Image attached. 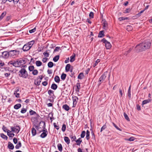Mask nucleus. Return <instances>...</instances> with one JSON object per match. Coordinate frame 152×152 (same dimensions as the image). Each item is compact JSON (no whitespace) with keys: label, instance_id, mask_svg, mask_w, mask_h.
<instances>
[{"label":"nucleus","instance_id":"22","mask_svg":"<svg viewBox=\"0 0 152 152\" xmlns=\"http://www.w3.org/2000/svg\"><path fill=\"white\" fill-rule=\"evenodd\" d=\"M64 140L67 144H69L70 143V140L68 137H64Z\"/></svg>","mask_w":152,"mask_h":152},{"label":"nucleus","instance_id":"7","mask_svg":"<svg viewBox=\"0 0 152 152\" xmlns=\"http://www.w3.org/2000/svg\"><path fill=\"white\" fill-rule=\"evenodd\" d=\"M1 56L2 57L4 58H7L9 56H10L9 55V52L5 51L3 52L2 53Z\"/></svg>","mask_w":152,"mask_h":152},{"label":"nucleus","instance_id":"20","mask_svg":"<svg viewBox=\"0 0 152 152\" xmlns=\"http://www.w3.org/2000/svg\"><path fill=\"white\" fill-rule=\"evenodd\" d=\"M14 130L15 131H14V132H17V133H18L20 130V126H16L15 127H14Z\"/></svg>","mask_w":152,"mask_h":152},{"label":"nucleus","instance_id":"43","mask_svg":"<svg viewBox=\"0 0 152 152\" xmlns=\"http://www.w3.org/2000/svg\"><path fill=\"white\" fill-rule=\"evenodd\" d=\"M38 71L37 69H34L32 71V73L33 75H35L38 74Z\"/></svg>","mask_w":152,"mask_h":152},{"label":"nucleus","instance_id":"46","mask_svg":"<svg viewBox=\"0 0 152 152\" xmlns=\"http://www.w3.org/2000/svg\"><path fill=\"white\" fill-rule=\"evenodd\" d=\"M124 116L126 119L128 121H130V119L128 117V115L125 113H124Z\"/></svg>","mask_w":152,"mask_h":152},{"label":"nucleus","instance_id":"58","mask_svg":"<svg viewBox=\"0 0 152 152\" xmlns=\"http://www.w3.org/2000/svg\"><path fill=\"white\" fill-rule=\"evenodd\" d=\"M132 50V49L131 48L127 51H125L124 53V55H127Z\"/></svg>","mask_w":152,"mask_h":152},{"label":"nucleus","instance_id":"27","mask_svg":"<svg viewBox=\"0 0 152 152\" xmlns=\"http://www.w3.org/2000/svg\"><path fill=\"white\" fill-rule=\"evenodd\" d=\"M51 87L52 89L56 90L58 86L55 83H53L52 84Z\"/></svg>","mask_w":152,"mask_h":152},{"label":"nucleus","instance_id":"5","mask_svg":"<svg viewBox=\"0 0 152 152\" xmlns=\"http://www.w3.org/2000/svg\"><path fill=\"white\" fill-rule=\"evenodd\" d=\"M107 72H105L100 77L99 79V85L104 81L107 76Z\"/></svg>","mask_w":152,"mask_h":152},{"label":"nucleus","instance_id":"25","mask_svg":"<svg viewBox=\"0 0 152 152\" xmlns=\"http://www.w3.org/2000/svg\"><path fill=\"white\" fill-rule=\"evenodd\" d=\"M22 146L21 143L20 141L18 142V144L15 146V148L16 149H18L20 148Z\"/></svg>","mask_w":152,"mask_h":152},{"label":"nucleus","instance_id":"57","mask_svg":"<svg viewBox=\"0 0 152 152\" xmlns=\"http://www.w3.org/2000/svg\"><path fill=\"white\" fill-rule=\"evenodd\" d=\"M132 27L131 26H127L126 29L128 31H129L131 30L132 29Z\"/></svg>","mask_w":152,"mask_h":152},{"label":"nucleus","instance_id":"8","mask_svg":"<svg viewBox=\"0 0 152 152\" xmlns=\"http://www.w3.org/2000/svg\"><path fill=\"white\" fill-rule=\"evenodd\" d=\"M78 100V98L76 96H74L73 97V107H75L77 103V102Z\"/></svg>","mask_w":152,"mask_h":152},{"label":"nucleus","instance_id":"51","mask_svg":"<svg viewBox=\"0 0 152 152\" xmlns=\"http://www.w3.org/2000/svg\"><path fill=\"white\" fill-rule=\"evenodd\" d=\"M35 80L34 82V83L35 85L37 86H39L40 84V83L41 82V80H39V81L38 80Z\"/></svg>","mask_w":152,"mask_h":152},{"label":"nucleus","instance_id":"32","mask_svg":"<svg viewBox=\"0 0 152 152\" xmlns=\"http://www.w3.org/2000/svg\"><path fill=\"white\" fill-rule=\"evenodd\" d=\"M70 138L72 139V141H75L76 139L75 135L73 136V134L70 135L69 136Z\"/></svg>","mask_w":152,"mask_h":152},{"label":"nucleus","instance_id":"37","mask_svg":"<svg viewBox=\"0 0 152 152\" xmlns=\"http://www.w3.org/2000/svg\"><path fill=\"white\" fill-rule=\"evenodd\" d=\"M35 63L36 66H40L42 65V63L40 61H37Z\"/></svg>","mask_w":152,"mask_h":152},{"label":"nucleus","instance_id":"4","mask_svg":"<svg viewBox=\"0 0 152 152\" xmlns=\"http://www.w3.org/2000/svg\"><path fill=\"white\" fill-rule=\"evenodd\" d=\"M42 123L44 124L43 126L42 127L43 129L42 131H41L40 132H43L41 134L40 136L42 138H44L47 136L48 134V132L47 131V129L45 128V122L42 121Z\"/></svg>","mask_w":152,"mask_h":152},{"label":"nucleus","instance_id":"42","mask_svg":"<svg viewBox=\"0 0 152 152\" xmlns=\"http://www.w3.org/2000/svg\"><path fill=\"white\" fill-rule=\"evenodd\" d=\"M48 65L49 67L51 68L53 66V64L52 62L50 61L48 62Z\"/></svg>","mask_w":152,"mask_h":152},{"label":"nucleus","instance_id":"60","mask_svg":"<svg viewBox=\"0 0 152 152\" xmlns=\"http://www.w3.org/2000/svg\"><path fill=\"white\" fill-rule=\"evenodd\" d=\"M100 61V60L99 59H98L96 61L95 63H94V67H95L96 66L97 64Z\"/></svg>","mask_w":152,"mask_h":152},{"label":"nucleus","instance_id":"23","mask_svg":"<svg viewBox=\"0 0 152 152\" xmlns=\"http://www.w3.org/2000/svg\"><path fill=\"white\" fill-rule=\"evenodd\" d=\"M34 40H32L28 42V43L26 44H27V45H28V46L30 48H31L33 46V44H34Z\"/></svg>","mask_w":152,"mask_h":152},{"label":"nucleus","instance_id":"38","mask_svg":"<svg viewBox=\"0 0 152 152\" xmlns=\"http://www.w3.org/2000/svg\"><path fill=\"white\" fill-rule=\"evenodd\" d=\"M66 75L64 73H62L61 76V79L63 80H65L66 77Z\"/></svg>","mask_w":152,"mask_h":152},{"label":"nucleus","instance_id":"24","mask_svg":"<svg viewBox=\"0 0 152 152\" xmlns=\"http://www.w3.org/2000/svg\"><path fill=\"white\" fill-rule=\"evenodd\" d=\"M57 147L58 150L60 152L62 151L63 150V147L61 144L60 143H58V144Z\"/></svg>","mask_w":152,"mask_h":152},{"label":"nucleus","instance_id":"44","mask_svg":"<svg viewBox=\"0 0 152 152\" xmlns=\"http://www.w3.org/2000/svg\"><path fill=\"white\" fill-rule=\"evenodd\" d=\"M66 130V125L65 124H63L62 126L61 130L63 132H64Z\"/></svg>","mask_w":152,"mask_h":152},{"label":"nucleus","instance_id":"31","mask_svg":"<svg viewBox=\"0 0 152 152\" xmlns=\"http://www.w3.org/2000/svg\"><path fill=\"white\" fill-rule=\"evenodd\" d=\"M90 132L88 130H87L86 133V138L87 140H88L90 138Z\"/></svg>","mask_w":152,"mask_h":152},{"label":"nucleus","instance_id":"19","mask_svg":"<svg viewBox=\"0 0 152 152\" xmlns=\"http://www.w3.org/2000/svg\"><path fill=\"white\" fill-rule=\"evenodd\" d=\"M75 141L77 143V145H80L82 142V140L81 138H79L77 140H75Z\"/></svg>","mask_w":152,"mask_h":152},{"label":"nucleus","instance_id":"12","mask_svg":"<svg viewBox=\"0 0 152 152\" xmlns=\"http://www.w3.org/2000/svg\"><path fill=\"white\" fill-rule=\"evenodd\" d=\"M7 135L10 137H12L15 136V134L14 133H11V131L8 130L7 131Z\"/></svg>","mask_w":152,"mask_h":152},{"label":"nucleus","instance_id":"9","mask_svg":"<svg viewBox=\"0 0 152 152\" xmlns=\"http://www.w3.org/2000/svg\"><path fill=\"white\" fill-rule=\"evenodd\" d=\"M30 48L28 46V45L26 44L23 46L22 49L25 52L28 50Z\"/></svg>","mask_w":152,"mask_h":152},{"label":"nucleus","instance_id":"53","mask_svg":"<svg viewBox=\"0 0 152 152\" xmlns=\"http://www.w3.org/2000/svg\"><path fill=\"white\" fill-rule=\"evenodd\" d=\"M27 111V109L24 108H23L21 110V113H25Z\"/></svg>","mask_w":152,"mask_h":152},{"label":"nucleus","instance_id":"35","mask_svg":"<svg viewBox=\"0 0 152 152\" xmlns=\"http://www.w3.org/2000/svg\"><path fill=\"white\" fill-rule=\"evenodd\" d=\"M6 14V12H4L2 13L0 16V20H1L5 16Z\"/></svg>","mask_w":152,"mask_h":152},{"label":"nucleus","instance_id":"14","mask_svg":"<svg viewBox=\"0 0 152 152\" xmlns=\"http://www.w3.org/2000/svg\"><path fill=\"white\" fill-rule=\"evenodd\" d=\"M77 87L75 89V91L76 92H79L80 89V83H77L76 85Z\"/></svg>","mask_w":152,"mask_h":152},{"label":"nucleus","instance_id":"55","mask_svg":"<svg viewBox=\"0 0 152 152\" xmlns=\"http://www.w3.org/2000/svg\"><path fill=\"white\" fill-rule=\"evenodd\" d=\"M135 138L133 137H132L130 138L127 139V140L130 141H132L135 140Z\"/></svg>","mask_w":152,"mask_h":152},{"label":"nucleus","instance_id":"1","mask_svg":"<svg viewBox=\"0 0 152 152\" xmlns=\"http://www.w3.org/2000/svg\"><path fill=\"white\" fill-rule=\"evenodd\" d=\"M151 42L149 39L145 40L142 43L137 45L135 47L136 50L137 52L145 51L150 48Z\"/></svg>","mask_w":152,"mask_h":152},{"label":"nucleus","instance_id":"10","mask_svg":"<svg viewBox=\"0 0 152 152\" xmlns=\"http://www.w3.org/2000/svg\"><path fill=\"white\" fill-rule=\"evenodd\" d=\"M26 60L25 59L23 58H20L19 59V62L20 64V66L25 64L26 63Z\"/></svg>","mask_w":152,"mask_h":152},{"label":"nucleus","instance_id":"33","mask_svg":"<svg viewBox=\"0 0 152 152\" xmlns=\"http://www.w3.org/2000/svg\"><path fill=\"white\" fill-rule=\"evenodd\" d=\"M59 58V55H57L53 58V60L55 62H56L58 60Z\"/></svg>","mask_w":152,"mask_h":152},{"label":"nucleus","instance_id":"36","mask_svg":"<svg viewBox=\"0 0 152 152\" xmlns=\"http://www.w3.org/2000/svg\"><path fill=\"white\" fill-rule=\"evenodd\" d=\"M84 76L83 73L81 72L78 75L77 78L79 79H82L83 77Z\"/></svg>","mask_w":152,"mask_h":152},{"label":"nucleus","instance_id":"17","mask_svg":"<svg viewBox=\"0 0 152 152\" xmlns=\"http://www.w3.org/2000/svg\"><path fill=\"white\" fill-rule=\"evenodd\" d=\"M75 53H73V54L70 57V61L71 62H73L75 60Z\"/></svg>","mask_w":152,"mask_h":152},{"label":"nucleus","instance_id":"47","mask_svg":"<svg viewBox=\"0 0 152 152\" xmlns=\"http://www.w3.org/2000/svg\"><path fill=\"white\" fill-rule=\"evenodd\" d=\"M43 54L44 55V56L46 57H48L49 56V54L47 52V51H46L43 53Z\"/></svg>","mask_w":152,"mask_h":152},{"label":"nucleus","instance_id":"16","mask_svg":"<svg viewBox=\"0 0 152 152\" xmlns=\"http://www.w3.org/2000/svg\"><path fill=\"white\" fill-rule=\"evenodd\" d=\"M105 46L106 49H108L111 48V45L110 42H108L106 44H105Z\"/></svg>","mask_w":152,"mask_h":152},{"label":"nucleus","instance_id":"40","mask_svg":"<svg viewBox=\"0 0 152 152\" xmlns=\"http://www.w3.org/2000/svg\"><path fill=\"white\" fill-rule=\"evenodd\" d=\"M8 64L9 65H12L14 66H15V67H16V66L17 65H16V63L15 61L13 62V61H9L8 63Z\"/></svg>","mask_w":152,"mask_h":152},{"label":"nucleus","instance_id":"2","mask_svg":"<svg viewBox=\"0 0 152 152\" xmlns=\"http://www.w3.org/2000/svg\"><path fill=\"white\" fill-rule=\"evenodd\" d=\"M19 76L21 77H22L24 78H27L28 76V74L26 70L24 69H22L19 72Z\"/></svg>","mask_w":152,"mask_h":152},{"label":"nucleus","instance_id":"26","mask_svg":"<svg viewBox=\"0 0 152 152\" xmlns=\"http://www.w3.org/2000/svg\"><path fill=\"white\" fill-rule=\"evenodd\" d=\"M70 65L69 64H68L66 65L65 67V70L66 72H68L70 70Z\"/></svg>","mask_w":152,"mask_h":152},{"label":"nucleus","instance_id":"29","mask_svg":"<svg viewBox=\"0 0 152 152\" xmlns=\"http://www.w3.org/2000/svg\"><path fill=\"white\" fill-rule=\"evenodd\" d=\"M21 107V104H17L14 106V108L15 109H18Z\"/></svg>","mask_w":152,"mask_h":152},{"label":"nucleus","instance_id":"15","mask_svg":"<svg viewBox=\"0 0 152 152\" xmlns=\"http://www.w3.org/2000/svg\"><path fill=\"white\" fill-rule=\"evenodd\" d=\"M8 148L12 150L14 148V146L13 144L10 142H8Z\"/></svg>","mask_w":152,"mask_h":152},{"label":"nucleus","instance_id":"34","mask_svg":"<svg viewBox=\"0 0 152 152\" xmlns=\"http://www.w3.org/2000/svg\"><path fill=\"white\" fill-rule=\"evenodd\" d=\"M151 101V100H150L149 99L144 100L142 101V105H144L146 104L147 103Z\"/></svg>","mask_w":152,"mask_h":152},{"label":"nucleus","instance_id":"3","mask_svg":"<svg viewBox=\"0 0 152 152\" xmlns=\"http://www.w3.org/2000/svg\"><path fill=\"white\" fill-rule=\"evenodd\" d=\"M9 55L10 57L13 58H15L19 54L20 51L17 50H10L9 51Z\"/></svg>","mask_w":152,"mask_h":152},{"label":"nucleus","instance_id":"30","mask_svg":"<svg viewBox=\"0 0 152 152\" xmlns=\"http://www.w3.org/2000/svg\"><path fill=\"white\" fill-rule=\"evenodd\" d=\"M54 80L56 82L59 83L60 81L59 77L57 75L55 77Z\"/></svg>","mask_w":152,"mask_h":152},{"label":"nucleus","instance_id":"11","mask_svg":"<svg viewBox=\"0 0 152 152\" xmlns=\"http://www.w3.org/2000/svg\"><path fill=\"white\" fill-rule=\"evenodd\" d=\"M62 108L66 111H68L70 109L69 107L67 104L63 105Z\"/></svg>","mask_w":152,"mask_h":152},{"label":"nucleus","instance_id":"63","mask_svg":"<svg viewBox=\"0 0 152 152\" xmlns=\"http://www.w3.org/2000/svg\"><path fill=\"white\" fill-rule=\"evenodd\" d=\"M131 10L129 8H128L126 9L125 10L124 13H128L130 12Z\"/></svg>","mask_w":152,"mask_h":152},{"label":"nucleus","instance_id":"64","mask_svg":"<svg viewBox=\"0 0 152 152\" xmlns=\"http://www.w3.org/2000/svg\"><path fill=\"white\" fill-rule=\"evenodd\" d=\"M48 60V58H42V61L44 63L46 62Z\"/></svg>","mask_w":152,"mask_h":152},{"label":"nucleus","instance_id":"52","mask_svg":"<svg viewBox=\"0 0 152 152\" xmlns=\"http://www.w3.org/2000/svg\"><path fill=\"white\" fill-rule=\"evenodd\" d=\"M113 126L118 130L121 131L122 130L120 129V128H119L115 124H114V123H113Z\"/></svg>","mask_w":152,"mask_h":152},{"label":"nucleus","instance_id":"45","mask_svg":"<svg viewBox=\"0 0 152 152\" xmlns=\"http://www.w3.org/2000/svg\"><path fill=\"white\" fill-rule=\"evenodd\" d=\"M86 132L85 131H83L80 135L81 138H83L85 135Z\"/></svg>","mask_w":152,"mask_h":152},{"label":"nucleus","instance_id":"61","mask_svg":"<svg viewBox=\"0 0 152 152\" xmlns=\"http://www.w3.org/2000/svg\"><path fill=\"white\" fill-rule=\"evenodd\" d=\"M48 93L50 96H51V94H53V96H54L53 91L51 90H48Z\"/></svg>","mask_w":152,"mask_h":152},{"label":"nucleus","instance_id":"50","mask_svg":"<svg viewBox=\"0 0 152 152\" xmlns=\"http://www.w3.org/2000/svg\"><path fill=\"white\" fill-rule=\"evenodd\" d=\"M48 100L50 102H54V98L52 96H50L49 97Z\"/></svg>","mask_w":152,"mask_h":152},{"label":"nucleus","instance_id":"56","mask_svg":"<svg viewBox=\"0 0 152 152\" xmlns=\"http://www.w3.org/2000/svg\"><path fill=\"white\" fill-rule=\"evenodd\" d=\"M36 28L35 27L33 29L29 30V32L30 33H33L35 32L36 31Z\"/></svg>","mask_w":152,"mask_h":152},{"label":"nucleus","instance_id":"62","mask_svg":"<svg viewBox=\"0 0 152 152\" xmlns=\"http://www.w3.org/2000/svg\"><path fill=\"white\" fill-rule=\"evenodd\" d=\"M89 16L90 18H94V13L92 12H91L89 14Z\"/></svg>","mask_w":152,"mask_h":152},{"label":"nucleus","instance_id":"48","mask_svg":"<svg viewBox=\"0 0 152 152\" xmlns=\"http://www.w3.org/2000/svg\"><path fill=\"white\" fill-rule=\"evenodd\" d=\"M15 62L16 63V65H17L16 66V67H18L20 66V64L19 62V59H18L16 61H15Z\"/></svg>","mask_w":152,"mask_h":152},{"label":"nucleus","instance_id":"54","mask_svg":"<svg viewBox=\"0 0 152 152\" xmlns=\"http://www.w3.org/2000/svg\"><path fill=\"white\" fill-rule=\"evenodd\" d=\"M107 128V126L106 124L104 125L101 128L100 132H102L103 130H104Z\"/></svg>","mask_w":152,"mask_h":152},{"label":"nucleus","instance_id":"59","mask_svg":"<svg viewBox=\"0 0 152 152\" xmlns=\"http://www.w3.org/2000/svg\"><path fill=\"white\" fill-rule=\"evenodd\" d=\"M2 129L3 130V131H4L5 132H6L7 131H8L7 128L4 125H3L2 127Z\"/></svg>","mask_w":152,"mask_h":152},{"label":"nucleus","instance_id":"21","mask_svg":"<svg viewBox=\"0 0 152 152\" xmlns=\"http://www.w3.org/2000/svg\"><path fill=\"white\" fill-rule=\"evenodd\" d=\"M31 133L33 136H35L37 134L36 130L34 127L31 129Z\"/></svg>","mask_w":152,"mask_h":152},{"label":"nucleus","instance_id":"18","mask_svg":"<svg viewBox=\"0 0 152 152\" xmlns=\"http://www.w3.org/2000/svg\"><path fill=\"white\" fill-rule=\"evenodd\" d=\"M104 31H101L99 32L98 36V37L101 38L104 37Z\"/></svg>","mask_w":152,"mask_h":152},{"label":"nucleus","instance_id":"49","mask_svg":"<svg viewBox=\"0 0 152 152\" xmlns=\"http://www.w3.org/2000/svg\"><path fill=\"white\" fill-rule=\"evenodd\" d=\"M53 126L57 130H58L59 129V126L58 125H56V124L55 123H53Z\"/></svg>","mask_w":152,"mask_h":152},{"label":"nucleus","instance_id":"6","mask_svg":"<svg viewBox=\"0 0 152 152\" xmlns=\"http://www.w3.org/2000/svg\"><path fill=\"white\" fill-rule=\"evenodd\" d=\"M20 89L19 87H17L14 92V94L15 95V96L17 98H19L20 97V94L18 92L20 91Z\"/></svg>","mask_w":152,"mask_h":152},{"label":"nucleus","instance_id":"13","mask_svg":"<svg viewBox=\"0 0 152 152\" xmlns=\"http://www.w3.org/2000/svg\"><path fill=\"white\" fill-rule=\"evenodd\" d=\"M102 24L103 25V28L105 30H107L108 28L107 23L106 21H104Z\"/></svg>","mask_w":152,"mask_h":152},{"label":"nucleus","instance_id":"39","mask_svg":"<svg viewBox=\"0 0 152 152\" xmlns=\"http://www.w3.org/2000/svg\"><path fill=\"white\" fill-rule=\"evenodd\" d=\"M29 113L30 115H33L35 114H36L37 115H38L36 113L35 111H34L32 110H30Z\"/></svg>","mask_w":152,"mask_h":152},{"label":"nucleus","instance_id":"41","mask_svg":"<svg viewBox=\"0 0 152 152\" xmlns=\"http://www.w3.org/2000/svg\"><path fill=\"white\" fill-rule=\"evenodd\" d=\"M34 67L33 66H30L28 67V70L30 71H32L34 70Z\"/></svg>","mask_w":152,"mask_h":152},{"label":"nucleus","instance_id":"28","mask_svg":"<svg viewBox=\"0 0 152 152\" xmlns=\"http://www.w3.org/2000/svg\"><path fill=\"white\" fill-rule=\"evenodd\" d=\"M0 136L4 140H7V137L6 135H4L3 133L1 134Z\"/></svg>","mask_w":152,"mask_h":152}]
</instances>
